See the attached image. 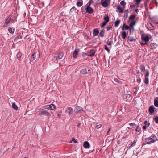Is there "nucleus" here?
Segmentation results:
<instances>
[{
  "label": "nucleus",
  "instance_id": "obj_1",
  "mask_svg": "<svg viewBox=\"0 0 158 158\" xmlns=\"http://www.w3.org/2000/svg\"><path fill=\"white\" fill-rule=\"evenodd\" d=\"M157 140V138L155 135L152 134L150 137L145 138V144H151L155 143Z\"/></svg>",
  "mask_w": 158,
  "mask_h": 158
},
{
  "label": "nucleus",
  "instance_id": "obj_2",
  "mask_svg": "<svg viewBox=\"0 0 158 158\" xmlns=\"http://www.w3.org/2000/svg\"><path fill=\"white\" fill-rule=\"evenodd\" d=\"M91 4V1H90L85 6V9L86 12L89 14L92 13L93 12V9L90 6Z\"/></svg>",
  "mask_w": 158,
  "mask_h": 158
},
{
  "label": "nucleus",
  "instance_id": "obj_3",
  "mask_svg": "<svg viewBox=\"0 0 158 158\" xmlns=\"http://www.w3.org/2000/svg\"><path fill=\"white\" fill-rule=\"evenodd\" d=\"M39 111L37 112L39 115H43L46 116H49L50 115V114L46 110L43 109H38Z\"/></svg>",
  "mask_w": 158,
  "mask_h": 158
},
{
  "label": "nucleus",
  "instance_id": "obj_4",
  "mask_svg": "<svg viewBox=\"0 0 158 158\" xmlns=\"http://www.w3.org/2000/svg\"><path fill=\"white\" fill-rule=\"evenodd\" d=\"M39 54L38 53H34L32 55L31 57V60L33 61L35 59L39 58Z\"/></svg>",
  "mask_w": 158,
  "mask_h": 158
},
{
  "label": "nucleus",
  "instance_id": "obj_5",
  "mask_svg": "<svg viewBox=\"0 0 158 158\" xmlns=\"http://www.w3.org/2000/svg\"><path fill=\"white\" fill-rule=\"evenodd\" d=\"M135 21H133L130 23L129 27H130L129 30L131 33L132 32H133L134 31V26L135 25Z\"/></svg>",
  "mask_w": 158,
  "mask_h": 158
},
{
  "label": "nucleus",
  "instance_id": "obj_6",
  "mask_svg": "<svg viewBox=\"0 0 158 158\" xmlns=\"http://www.w3.org/2000/svg\"><path fill=\"white\" fill-rule=\"evenodd\" d=\"M82 110H83V108L78 106L76 107L74 110V112L76 113H78Z\"/></svg>",
  "mask_w": 158,
  "mask_h": 158
},
{
  "label": "nucleus",
  "instance_id": "obj_7",
  "mask_svg": "<svg viewBox=\"0 0 158 158\" xmlns=\"http://www.w3.org/2000/svg\"><path fill=\"white\" fill-rule=\"evenodd\" d=\"M79 51L80 50L79 49L75 50L73 54V57L74 59H76L77 58V55L79 52Z\"/></svg>",
  "mask_w": 158,
  "mask_h": 158
},
{
  "label": "nucleus",
  "instance_id": "obj_8",
  "mask_svg": "<svg viewBox=\"0 0 158 158\" xmlns=\"http://www.w3.org/2000/svg\"><path fill=\"white\" fill-rule=\"evenodd\" d=\"M73 110V109L71 107H69L67 108L66 112L68 113L69 116H70L72 114Z\"/></svg>",
  "mask_w": 158,
  "mask_h": 158
},
{
  "label": "nucleus",
  "instance_id": "obj_9",
  "mask_svg": "<svg viewBox=\"0 0 158 158\" xmlns=\"http://www.w3.org/2000/svg\"><path fill=\"white\" fill-rule=\"evenodd\" d=\"M90 70L89 69H88V71H87L86 69H84L81 70L80 71V72L81 73L86 74L90 73Z\"/></svg>",
  "mask_w": 158,
  "mask_h": 158
},
{
  "label": "nucleus",
  "instance_id": "obj_10",
  "mask_svg": "<svg viewBox=\"0 0 158 158\" xmlns=\"http://www.w3.org/2000/svg\"><path fill=\"white\" fill-rule=\"evenodd\" d=\"M150 46L151 49L153 50H154L157 48L158 45L156 43H152L150 44Z\"/></svg>",
  "mask_w": 158,
  "mask_h": 158
},
{
  "label": "nucleus",
  "instance_id": "obj_11",
  "mask_svg": "<svg viewBox=\"0 0 158 158\" xmlns=\"http://www.w3.org/2000/svg\"><path fill=\"white\" fill-rule=\"evenodd\" d=\"M83 147L86 149L89 148L90 147V145L88 141H85L83 143Z\"/></svg>",
  "mask_w": 158,
  "mask_h": 158
},
{
  "label": "nucleus",
  "instance_id": "obj_12",
  "mask_svg": "<svg viewBox=\"0 0 158 158\" xmlns=\"http://www.w3.org/2000/svg\"><path fill=\"white\" fill-rule=\"evenodd\" d=\"M99 33V31L97 29H94L93 30V35L94 36H97Z\"/></svg>",
  "mask_w": 158,
  "mask_h": 158
},
{
  "label": "nucleus",
  "instance_id": "obj_13",
  "mask_svg": "<svg viewBox=\"0 0 158 158\" xmlns=\"http://www.w3.org/2000/svg\"><path fill=\"white\" fill-rule=\"evenodd\" d=\"M130 27L127 25H126L125 23L123 24L122 27V31L124 30H127L129 29Z\"/></svg>",
  "mask_w": 158,
  "mask_h": 158
},
{
  "label": "nucleus",
  "instance_id": "obj_14",
  "mask_svg": "<svg viewBox=\"0 0 158 158\" xmlns=\"http://www.w3.org/2000/svg\"><path fill=\"white\" fill-rule=\"evenodd\" d=\"M95 54V51L94 50H91L88 53V55L90 56H94Z\"/></svg>",
  "mask_w": 158,
  "mask_h": 158
},
{
  "label": "nucleus",
  "instance_id": "obj_15",
  "mask_svg": "<svg viewBox=\"0 0 158 158\" xmlns=\"http://www.w3.org/2000/svg\"><path fill=\"white\" fill-rule=\"evenodd\" d=\"M154 104L155 106L158 107V97H156L154 99Z\"/></svg>",
  "mask_w": 158,
  "mask_h": 158
},
{
  "label": "nucleus",
  "instance_id": "obj_16",
  "mask_svg": "<svg viewBox=\"0 0 158 158\" xmlns=\"http://www.w3.org/2000/svg\"><path fill=\"white\" fill-rule=\"evenodd\" d=\"M49 110H54L56 108V106L54 104H51L49 105Z\"/></svg>",
  "mask_w": 158,
  "mask_h": 158
},
{
  "label": "nucleus",
  "instance_id": "obj_17",
  "mask_svg": "<svg viewBox=\"0 0 158 158\" xmlns=\"http://www.w3.org/2000/svg\"><path fill=\"white\" fill-rule=\"evenodd\" d=\"M141 39L142 40H144L145 42L147 43L149 41V37L148 36H146L144 38L142 36Z\"/></svg>",
  "mask_w": 158,
  "mask_h": 158
},
{
  "label": "nucleus",
  "instance_id": "obj_18",
  "mask_svg": "<svg viewBox=\"0 0 158 158\" xmlns=\"http://www.w3.org/2000/svg\"><path fill=\"white\" fill-rule=\"evenodd\" d=\"M149 111L151 113H153L154 112V106H150L149 108Z\"/></svg>",
  "mask_w": 158,
  "mask_h": 158
},
{
  "label": "nucleus",
  "instance_id": "obj_19",
  "mask_svg": "<svg viewBox=\"0 0 158 158\" xmlns=\"http://www.w3.org/2000/svg\"><path fill=\"white\" fill-rule=\"evenodd\" d=\"M136 41V39L133 37L128 36V41L130 42H135Z\"/></svg>",
  "mask_w": 158,
  "mask_h": 158
},
{
  "label": "nucleus",
  "instance_id": "obj_20",
  "mask_svg": "<svg viewBox=\"0 0 158 158\" xmlns=\"http://www.w3.org/2000/svg\"><path fill=\"white\" fill-rule=\"evenodd\" d=\"M105 31L104 30H102L100 31L99 33V35L101 37H103L104 36Z\"/></svg>",
  "mask_w": 158,
  "mask_h": 158
},
{
  "label": "nucleus",
  "instance_id": "obj_21",
  "mask_svg": "<svg viewBox=\"0 0 158 158\" xmlns=\"http://www.w3.org/2000/svg\"><path fill=\"white\" fill-rule=\"evenodd\" d=\"M131 96V95L130 94H124L123 98L125 99H128Z\"/></svg>",
  "mask_w": 158,
  "mask_h": 158
},
{
  "label": "nucleus",
  "instance_id": "obj_22",
  "mask_svg": "<svg viewBox=\"0 0 158 158\" xmlns=\"http://www.w3.org/2000/svg\"><path fill=\"white\" fill-rule=\"evenodd\" d=\"M127 36L125 31H123L121 33V36L123 39H125Z\"/></svg>",
  "mask_w": 158,
  "mask_h": 158
},
{
  "label": "nucleus",
  "instance_id": "obj_23",
  "mask_svg": "<svg viewBox=\"0 0 158 158\" xmlns=\"http://www.w3.org/2000/svg\"><path fill=\"white\" fill-rule=\"evenodd\" d=\"M140 69L142 72H143L145 70V68L143 65H141L140 66Z\"/></svg>",
  "mask_w": 158,
  "mask_h": 158
},
{
  "label": "nucleus",
  "instance_id": "obj_24",
  "mask_svg": "<svg viewBox=\"0 0 158 158\" xmlns=\"http://www.w3.org/2000/svg\"><path fill=\"white\" fill-rule=\"evenodd\" d=\"M102 5L103 7H106L108 6V4L106 2L104 1L102 3Z\"/></svg>",
  "mask_w": 158,
  "mask_h": 158
},
{
  "label": "nucleus",
  "instance_id": "obj_25",
  "mask_svg": "<svg viewBox=\"0 0 158 158\" xmlns=\"http://www.w3.org/2000/svg\"><path fill=\"white\" fill-rule=\"evenodd\" d=\"M81 2H77L76 4L77 6L79 7H81V6L82 5H83V3H82V0H81Z\"/></svg>",
  "mask_w": 158,
  "mask_h": 158
},
{
  "label": "nucleus",
  "instance_id": "obj_26",
  "mask_svg": "<svg viewBox=\"0 0 158 158\" xmlns=\"http://www.w3.org/2000/svg\"><path fill=\"white\" fill-rule=\"evenodd\" d=\"M117 9L119 13H122L123 12V9L119 6L117 7Z\"/></svg>",
  "mask_w": 158,
  "mask_h": 158
},
{
  "label": "nucleus",
  "instance_id": "obj_27",
  "mask_svg": "<svg viewBox=\"0 0 158 158\" xmlns=\"http://www.w3.org/2000/svg\"><path fill=\"white\" fill-rule=\"evenodd\" d=\"M76 10H77V9L74 6V7H73L70 9V11H69L70 13L71 14V13H72L74 11H75Z\"/></svg>",
  "mask_w": 158,
  "mask_h": 158
},
{
  "label": "nucleus",
  "instance_id": "obj_28",
  "mask_svg": "<svg viewBox=\"0 0 158 158\" xmlns=\"http://www.w3.org/2000/svg\"><path fill=\"white\" fill-rule=\"evenodd\" d=\"M22 37L21 36H17L16 38L14 40V41L15 42H17L18 41V40L19 39H21L22 38Z\"/></svg>",
  "mask_w": 158,
  "mask_h": 158
},
{
  "label": "nucleus",
  "instance_id": "obj_29",
  "mask_svg": "<svg viewBox=\"0 0 158 158\" xmlns=\"http://www.w3.org/2000/svg\"><path fill=\"white\" fill-rule=\"evenodd\" d=\"M120 22V20H117L114 23V26L115 27H117L118 26V25L119 24Z\"/></svg>",
  "mask_w": 158,
  "mask_h": 158
},
{
  "label": "nucleus",
  "instance_id": "obj_30",
  "mask_svg": "<svg viewBox=\"0 0 158 158\" xmlns=\"http://www.w3.org/2000/svg\"><path fill=\"white\" fill-rule=\"evenodd\" d=\"M12 107L15 110H17L18 108L17 106L14 103H12Z\"/></svg>",
  "mask_w": 158,
  "mask_h": 158
},
{
  "label": "nucleus",
  "instance_id": "obj_31",
  "mask_svg": "<svg viewBox=\"0 0 158 158\" xmlns=\"http://www.w3.org/2000/svg\"><path fill=\"white\" fill-rule=\"evenodd\" d=\"M64 56L63 53L62 52L60 53L59 54L58 57L59 59H61Z\"/></svg>",
  "mask_w": 158,
  "mask_h": 158
},
{
  "label": "nucleus",
  "instance_id": "obj_32",
  "mask_svg": "<svg viewBox=\"0 0 158 158\" xmlns=\"http://www.w3.org/2000/svg\"><path fill=\"white\" fill-rule=\"evenodd\" d=\"M137 141V139H135L133 143L131 144L130 146V147H132L133 146H134L136 144V143Z\"/></svg>",
  "mask_w": 158,
  "mask_h": 158
},
{
  "label": "nucleus",
  "instance_id": "obj_33",
  "mask_svg": "<svg viewBox=\"0 0 158 158\" xmlns=\"http://www.w3.org/2000/svg\"><path fill=\"white\" fill-rule=\"evenodd\" d=\"M8 31L10 33H13L14 31V29L10 27L8 29Z\"/></svg>",
  "mask_w": 158,
  "mask_h": 158
},
{
  "label": "nucleus",
  "instance_id": "obj_34",
  "mask_svg": "<svg viewBox=\"0 0 158 158\" xmlns=\"http://www.w3.org/2000/svg\"><path fill=\"white\" fill-rule=\"evenodd\" d=\"M11 20V18H10L8 17L6 19V22L4 24V26H6L9 23L10 21Z\"/></svg>",
  "mask_w": 158,
  "mask_h": 158
},
{
  "label": "nucleus",
  "instance_id": "obj_35",
  "mask_svg": "<svg viewBox=\"0 0 158 158\" xmlns=\"http://www.w3.org/2000/svg\"><path fill=\"white\" fill-rule=\"evenodd\" d=\"M104 20H106V21H109V18L108 15H105L104 17Z\"/></svg>",
  "mask_w": 158,
  "mask_h": 158
},
{
  "label": "nucleus",
  "instance_id": "obj_36",
  "mask_svg": "<svg viewBox=\"0 0 158 158\" xmlns=\"http://www.w3.org/2000/svg\"><path fill=\"white\" fill-rule=\"evenodd\" d=\"M125 13L124 15V18H126L128 16V10H126L125 11Z\"/></svg>",
  "mask_w": 158,
  "mask_h": 158
},
{
  "label": "nucleus",
  "instance_id": "obj_37",
  "mask_svg": "<svg viewBox=\"0 0 158 158\" xmlns=\"http://www.w3.org/2000/svg\"><path fill=\"white\" fill-rule=\"evenodd\" d=\"M144 83L146 84H148L149 83V79L148 77H146L145 79Z\"/></svg>",
  "mask_w": 158,
  "mask_h": 158
},
{
  "label": "nucleus",
  "instance_id": "obj_38",
  "mask_svg": "<svg viewBox=\"0 0 158 158\" xmlns=\"http://www.w3.org/2000/svg\"><path fill=\"white\" fill-rule=\"evenodd\" d=\"M135 16L134 15H131L129 17V20H133L135 18Z\"/></svg>",
  "mask_w": 158,
  "mask_h": 158
},
{
  "label": "nucleus",
  "instance_id": "obj_39",
  "mask_svg": "<svg viewBox=\"0 0 158 158\" xmlns=\"http://www.w3.org/2000/svg\"><path fill=\"white\" fill-rule=\"evenodd\" d=\"M141 128L139 127V126H138L136 129V132H139L141 131Z\"/></svg>",
  "mask_w": 158,
  "mask_h": 158
},
{
  "label": "nucleus",
  "instance_id": "obj_40",
  "mask_svg": "<svg viewBox=\"0 0 158 158\" xmlns=\"http://www.w3.org/2000/svg\"><path fill=\"white\" fill-rule=\"evenodd\" d=\"M120 4L123 6H124L126 4V3L124 1H121L120 2Z\"/></svg>",
  "mask_w": 158,
  "mask_h": 158
},
{
  "label": "nucleus",
  "instance_id": "obj_41",
  "mask_svg": "<svg viewBox=\"0 0 158 158\" xmlns=\"http://www.w3.org/2000/svg\"><path fill=\"white\" fill-rule=\"evenodd\" d=\"M105 49L107 50L108 52V53H109L110 52V50L109 48L107 47V46L106 45H105Z\"/></svg>",
  "mask_w": 158,
  "mask_h": 158
},
{
  "label": "nucleus",
  "instance_id": "obj_42",
  "mask_svg": "<svg viewBox=\"0 0 158 158\" xmlns=\"http://www.w3.org/2000/svg\"><path fill=\"white\" fill-rule=\"evenodd\" d=\"M57 57L56 56H54L53 58V60L56 63L57 62Z\"/></svg>",
  "mask_w": 158,
  "mask_h": 158
},
{
  "label": "nucleus",
  "instance_id": "obj_43",
  "mask_svg": "<svg viewBox=\"0 0 158 158\" xmlns=\"http://www.w3.org/2000/svg\"><path fill=\"white\" fill-rule=\"evenodd\" d=\"M155 123H158V117L155 118H154Z\"/></svg>",
  "mask_w": 158,
  "mask_h": 158
},
{
  "label": "nucleus",
  "instance_id": "obj_44",
  "mask_svg": "<svg viewBox=\"0 0 158 158\" xmlns=\"http://www.w3.org/2000/svg\"><path fill=\"white\" fill-rule=\"evenodd\" d=\"M72 141L75 143H78L77 140L75 139L74 138H72Z\"/></svg>",
  "mask_w": 158,
  "mask_h": 158
},
{
  "label": "nucleus",
  "instance_id": "obj_45",
  "mask_svg": "<svg viewBox=\"0 0 158 158\" xmlns=\"http://www.w3.org/2000/svg\"><path fill=\"white\" fill-rule=\"evenodd\" d=\"M102 126V125L100 124L96 126L95 128L97 129L100 128Z\"/></svg>",
  "mask_w": 158,
  "mask_h": 158
},
{
  "label": "nucleus",
  "instance_id": "obj_46",
  "mask_svg": "<svg viewBox=\"0 0 158 158\" xmlns=\"http://www.w3.org/2000/svg\"><path fill=\"white\" fill-rule=\"evenodd\" d=\"M17 58L18 59L20 58L21 57V55L20 54H17L16 55Z\"/></svg>",
  "mask_w": 158,
  "mask_h": 158
},
{
  "label": "nucleus",
  "instance_id": "obj_47",
  "mask_svg": "<svg viewBox=\"0 0 158 158\" xmlns=\"http://www.w3.org/2000/svg\"><path fill=\"white\" fill-rule=\"evenodd\" d=\"M142 0H136V3L138 5H139Z\"/></svg>",
  "mask_w": 158,
  "mask_h": 158
},
{
  "label": "nucleus",
  "instance_id": "obj_48",
  "mask_svg": "<svg viewBox=\"0 0 158 158\" xmlns=\"http://www.w3.org/2000/svg\"><path fill=\"white\" fill-rule=\"evenodd\" d=\"M146 73L145 75V76L146 77H147L149 75V73L148 70H146Z\"/></svg>",
  "mask_w": 158,
  "mask_h": 158
},
{
  "label": "nucleus",
  "instance_id": "obj_49",
  "mask_svg": "<svg viewBox=\"0 0 158 158\" xmlns=\"http://www.w3.org/2000/svg\"><path fill=\"white\" fill-rule=\"evenodd\" d=\"M140 43L141 46H143L144 45L147 44L148 43L145 42V43L140 42Z\"/></svg>",
  "mask_w": 158,
  "mask_h": 158
},
{
  "label": "nucleus",
  "instance_id": "obj_50",
  "mask_svg": "<svg viewBox=\"0 0 158 158\" xmlns=\"http://www.w3.org/2000/svg\"><path fill=\"white\" fill-rule=\"evenodd\" d=\"M113 42V41H108L107 42V45H111V43H112Z\"/></svg>",
  "mask_w": 158,
  "mask_h": 158
},
{
  "label": "nucleus",
  "instance_id": "obj_51",
  "mask_svg": "<svg viewBox=\"0 0 158 158\" xmlns=\"http://www.w3.org/2000/svg\"><path fill=\"white\" fill-rule=\"evenodd\" d=\"M49 105H46L44 106V108L45 109H48L49 110Z\"/></svg>",
  "mask_w": 158,
  "mask_h": 158
},
{
  "label": "nucleus",
  "instance_id": "obj_52",
  "mask_svg": "<svg viewBox=\"0 0 158 158\" xmlns=\"http://www.w3.org/2000/svg\"><path fill=\"white\" fill-rule=\"evenodd\" d=\"M106 25V24L105 23H104V22H103L102 23V25H101V27H103L105 26Z\"/></svg>",
  "mask_w": 158,
  "mask_h": 158
},
{
  "label": "nucleus",
  "instance_id": "obj_53",
  "mask_svg": "<svg viewBox=\"0 0 158 158\" xmlns=\"http://www.w3.org/2000/svg\"><path fill=\"white\" fill-rule=\"evenodd\" d=\"M129 125L131 126H134L136 125V124L134 123H132L130 124Z\"/></svg>",
  "mask_w": 158,
  "mask_h": 158
},
{
  "label": "nucleus",
  "instance_id": "obj_54",
  "mask_svg": "<svg viewBox=\"0 0 158 158\" xmlns=\"http://www.w3.org/2000/svg\"><path fill=\"white\" fill-rule=\"evenodd\" d=\"M111 127H110L109 128V129L108 130V131H107V133H106V134H107V135H109V132L110 131V130L111 129Z\"/></svg>",
  "mask_w": 158,
  "mask_h": 158
},
{
  "label": "nucleus",
  "instance_id": "obj_55",
  "mask_svg": "<svg viewBox=\"0 0 158 158\" xmlns=\"http://www.w3.org/2000/svg\"><path fill=\"white\" fill-rule=\"evenodd\" d=\"M114 81L115 82H118V83H119V81L117 78H114Z\"/></svg>",
  "mask_w": 158,
  "mask_h": 158
},
{
  "label": "nucleus",
  "instance_id": "obj_56",
  "mask_svg": "<svg viewBox=\"0 0 158 158\" xmlns=\"http://www.w3.org/2000/svg\"><path fill=\"white\" fill-rule=\"evenodd\" d=\"M111 28H112L111 27H109V26L107 27V28H107V31H108Z\"/></svg>",
  "mask_w": 158,
  "mask_h": 158
},
{
  "label": "nucleus",
  "instance_id": "obj_57",
  "mask_svg": "<svg viewBox=\"0 0 158 158\" xmlns=\"http://www.w3.org/2000/svg\"><path fill=\"white\" fill-rule=\"evenodd\" d=\"M137 81L139 83H140L141 81V79L140 78L137 79Z\"/></svg>",
  "mask_w": 158,
  "mask_h": 158
},
{
  "label": "nucleus",
  "instance_id": "obj_58",
  "mask_svg": "<svg viewBox=\"0 0 158 158\" xmlns=\"http://www.w3.org/2000/svg\"><path fill=\"white\" fill-rule=\"evenodd\" d=\"M143 128L144 129H146L147 128V126L146 125L144 126L143 127Z\"/></svg>",
  "mask_w": 158,
  "mask_h": 158
},
{
  "label": "nucleus",
  "instance_id": "obj_59",
  "mask_svg": "<svg viewBox=\"0 0 158 158\" xmlns=\"http://www.w3.org/2000/svg\"><path fill=\"white\" fill-rule=\"evenodd\" d=\"M155 23L156 24H158V19H157L155 21Z\"/></svg>",
  "mask_w": 158,
  "mask_h": 158
},
{
  "label": "nucleus",
  "instance_id": "obj_60",
  "mask_svg": "<svg viewBox=\"0 0 158 158\" xmlns=\"http://www.w3.org/2000/svg\"><path fill=\"white\" fill-rule=\"evenodd\" d=\"M136 73H137L138 74H139L140 73V71L139 70H137Z\"/></svg>",
  "mask_w": 158,
  "mask_h": 158
},
{
  "label": "nucleus",
  "instance_id": "obj_61",
  "mask_svg": "<svg viewBox=\"0 0 158 158\" xmlns=\"http://www.w3.org/2000/svg\"><path fill=\"white\" fill-rule=\"evenodd\" d=\"M148 122L146 120L144 122V124L146 125L147 123Z\"/></svg>",
  "mask_w": 158,
  "mask_h": 158
},
{
  "label": "nucleus",
  "instance_id": "obj_62",
  "mask_svg": "<svg viewBox=\"0 0 158 158\" xmlns=\"http://www.w3.org/2000/svg\"><path fill=\"white\" fill-rule=\"evenodd\" d=\"M109 21H106V20H104V21L103 22L104 23H105L106 24H107V23Z\"/></svg>",
  "mask_w": 158,
  "mask_h": 158
},
{
  "label": "nucleus",
  "instance_id": "obj_63",
  "mask_svg": "<svg viewBox=\"0 0 158 158\" xmlns=\"http://www.w3.org/2000/svg\"><path fill=\"white\" fill-rule=\"evenodd\" d=\"M109 21H106V20H104V21L103 22L104 23H105L106 24H107V23Z\"/></svg>",
  "mask_w": 158,
  "mask_h": 158
},
{
  "label": "nucleus",
  "instance_id": "obj_64",
  "mask_svg": "<svg viewBox=\"0 0 158 158\" xmlns=\"http://www.w3.org/2000/svg\"><path fill=\"white\" fill-rule=\"evenodd\" d=\"M150 125V123H148L147 124V126L149 127Z\"/></svg>",
  "mask_w": 158,
  "mask_h": 158
}]
</instances>
